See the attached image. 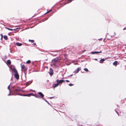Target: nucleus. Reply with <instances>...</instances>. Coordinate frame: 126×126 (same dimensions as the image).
Wrapping results in <instances>:
<instances>
[{"label":"nucleus","instance_id":"21","mask_svg":"<svg viewBox=\"0 0 126 126\" xmlns=\"http://www.w3.org/2000/svg\"><path fill=\"white\" fill-rule=\"evenodd\" d=\"M84 70L86 71L87 72L88 71V69L87 68H85L84 69Z\"/></svg>","mask_w":126,"mask_h":126},{"label":"nucleus","instance_id":"17","mask_svg":"<svg viewBox=\"0 0 126 126\" xmlns=\"http://www.w3.org/2000/svg\"><path fill=\"white\" fill-rule=\"evenodd\" d=\"M29 42H31L32 43H33V42H34V41L33 40H30V39H29Z\"/></svg>","mask_w":126,"mask_h":126},{"label":"nucleus","instance_id":"20","mask_svg":"<svg viewBox=\"0 0 126 126\" xmlns=\"http://www.w3.org/2000/svg\"><path fill=\"white\" fill-rule=\"evenodd\" d=\"M0 35L1 36V40H2V39H3V35L2 34H0Z\"/></svg>","mask_w":126,"mask_h":126},{"label":"nucleus","instance_id":"5","mask_svg":"<svg viewBox=\"0 0 126 126\" xmlns=\"http://www.w3.org/2000/svg\"><path fill=\"white\" fill-rule=\"evenodd\" d=\"M56 82L58 84V85L62 83L63 82H65V81L64 80H59L58 79H57L56 80Z\"/></svg>","mask_w":126,"mask_h":126},{"label":"nucleus","instance_id":"29","mask_svg":"<svg viewBox=\"0 0 126 126\" xmlns=\"http://www.w3.org/2000/svg\"><path fill=\"white\" fill-rule=\"evenodd\" d=\"M126 29V27L124 29H123V30H125Z\"/></svg>","mask_w":126,"mask_h":126},{"label":"nucleus","instance_id":"33","mask_svg":"<svg viewBox=\"0 0 126 126\" xmlns=\"http://www.w3.org/2000/svg\"><path fill=\"white\" fill-rule=\"evenodd\" d=\"M73 76V75H70V76Z\"/></svg>","mask_w":126,"mask_h":126},{"label":"nucleus","instance_id":"32","mask_svg":"<svg viewBox=\"0 0 126 126\" xmlns=\"http://www.w3.org/2000/svg\"><path fill=\"white\" fill-rule=\"evenodd\" d=\"M102 38L101 39H99V40H102Z\"/></svg>","mask_w":126,"mask_h":126},{"label":"nucleus","instance_id":"9","mask_svg":"<svg viewBox=\"0 0 126 126\" xmlns=\"http://www.w3.org/2000/svg\"><path fill=\"white\" fill-rule=\"evenodd\" d=\"M81 68H80L79 67H78V68L77 70H75L74 72L75 73H77L79 71L81 70Z\"/></svg>","mask_w":126,"mask_h":126},{"label":"nucleus","instance_id":"24","mask_svg":"<svg viewBox=\"0 0 126 126\" xmlns=\"http://www.w3.org/2000/svg\"><path fill=\"white\" fill-rule=\"evenodd\" d=\"M4 58L5 59H6V58H7V57L6 56H4Z\"/></svg>","mask_w":126,"mask_h":126},{"label":"nucleus","instance_id":"11","mask_svg":"<svg viewBox=\"0 0 126 126\" xmlns=\"http://www.w3.org/2000/svg\"><path fill=\"white\" fill-rule=\"evenodd\" d=\"M117 63V61H115L113 63V65L114 66H116L118 64Z\"/></svg>","mask_w":126,"mask_h":126},{"label":"nucleus","instance_id":"34","mask_svg":"<svg viewBox=\"0 0 126 126\" xmlns=\"http://www.w3.org/2000/svg\"><path fill=\"white\" fill-rule=\"evenodd\" d=\"M116 112L118 114V113L117 111H116Z\"/></svg>","mask_w":126,"mask_h":126},{"label":"nucleus","instance_id":"12","mask_svg":"<svg viewBox=\"0 0 126 126\" xmlns=\"http://www.w3.org/2000/svg\"><path fill=\"white\" fill-rule=\"evenodd\" d=\"M58 85V84L57 83L54 84L53 85V88H54L57 86Z\"/></svg>","mask_w":126,"mask_h":126},{"label":"nucleus","instance_id":"26","mask_svg":"<svg viewBox=\"0 0 126 126\" xmlns=\"http://www.w3.org/2000/svg\"><path fill=\"white\" fill-rule=\"evenodd\" d=\"M9 87H10V86L9 85L8 87V89H9V90L10 91V90L9 89Z\"/></svg>","mask_w":126,"mask_h":126},{"label":"nucleus","instance_id":"15","mask_svg":"<svg viewBox=\"0 0 126 126\" xmlns=\"http://www.w3.org/2000/svg\"><path fill=\"white\" fill-rule=\"evenodd\" d=\"M7 63L8 65H10L11 64V62L10 60H8L7 61Z\"/></svg>","mask_w":126,"mask_h":126},{"label":"nucleus","instance_id":"7","mask_svg":"<svg viewBox=\"0 0 126 126\" xmlns=\"http://www.w3.org/2000/svg\"><path fill=\"white\" fill-rule=\"evenodd\" d=\"M50 72H49L50 75L51 76L53 74V69L51 68H50Z\"/></svg>","mask_w":126,"mask_h":126},{"label":"nucleus","instance_id":"19","mask_svg":"<svg viewBox=\"0 0 126 126\" xmlns=\"http://www.w3.org/2000/svg\"><path fill=\"white\" fill-rule=\"evenodd\" d=\"M5 28H6V29H7L8 30H9L13 31V29H10V28H8L5 27Z\"/></svg>","mask_w":126,"mask_h":126},{"label":"nucleus","instance_id":"23","mask_svg":"<svg viewBox=\"0 0 126 126\" xmlns=\"http://www.w3.org/2000/svg\"><path fill=\"white\" fill-rule=\"evenodd\" d=\"M73 85H74L73 84L71 83H70L69 84V85L70 86H72Z\"/></svg>","mask_w":126,"mask_h":126},{"label":"nucleus","instance_id":"25","mask_svg":"<svg viewBox=\"0 0 126 126\" xmlns=\"http://www.w3.org/2000/svg\"><path fill=\"white\" fill-rule=\"evenodd\" d=\"M33 44L34 45H35V46H37V45H36V43H33Z\"/></svg>","mask_w":126,"mask_h":126},{"label":"nucleus","instance_id":"3","mask_svg":"<svg viewBox=\"0 0 126 126\" xmlns=\"http://www.w3.org/2000/svg\"><path fill=\"white\" fill-rule=\"evenodd\" d=\"M20 91V90L19 89H16L13 91V93L15 94V95H18L23 96L21 94L19 93V92Z\"/></svg>","mask_w":126,"mask_h":126},{"label":"nucleus","instance_id":"13","mask_svg":"<svg viewBox=\"0 0 126 126\" xmlns=\"http://www.w3.org/2000/svg\"><path fill=\"white\" fill-rule=\"evenodd\" d=\"M16 45L18 46H20L22 45V44L21 43H16Z\"/></svg>","mask_w":126,"mask_h":126},{"label":"nucleus","instance_id":"2","mask_svg":"<svg viewBox=\"0 0 126 126\" xmlns=\"http://www.w3.org/2000/svg\"><path fill=\"white\" fill-rule=\"evenodd\" d=\"M13 72L15 73V77L17 79H18L19 78V76L15 68H13Z\"/></svg>","mask_w":126,"mask_h":126},{"label":"nucleus","instance_id":"14","mask_svg":"<svg viewBox=\"0 0 126 126\" xmlns=\"http://www.w3.org/2000/svg\"><path fill=\"white\" fill-rule=\"evenodd\" d=\"M105 61V59H102L100 60L99 61L100 63H102L103 62Z\"/></svg>","mask_w":126,"mask_h":126},{"label":"nucleus","instance_id":"1","mask_svg":"<svg viewBox=\"0 0 126 126\" xmlns=\"http://www.w3.org/2000/svg\"><path fill=\"white\" fill-rule=\"evenodd\" d=\"M60 60V59L59 57H57L53 59L52 61V63L53 65L56 66V63L59 62Z\"/></svg>","mask_w":126,"mask_h":126},{"label":"nucleus","instance_id":"16","mask_svg":"<svg viewBox=\"0 0 126 126\" xmlns=\"http://www.w3.org/2000/svg\"><path fill=\"white\" fill-rule=\"evenodd\" d=\"M4 38L6 40H7L8 39L7 36L6 35H4Z\"/></svg>","mask_w":126,"mask_h":126},{"label":"nucleus","instance_id":"8","mask_svg":"<svg viewBox=\"0 0 126 126\" xmlns=\"http://www.w3.org/2000/svg\"><path fill=\"white\" fill-rule=\"evenodd\" d=\"M102 52V51H94L92 52L91 53L92 54H95L100 53Z\"/></svg>","mask_w":126,"mask_h":126},{"label":"nucleus","instance_id":"35","mask_svg":"<svg viewBox=\"0 0 126 126\" xmlns=\"http://www.w3.org/2000/svg\"><path fill=\"white\" fill-rule=\"evenodd\" d=\"M118 116H119V115L118 114Z\"/></svg>","mask_w":126,"mask_h":126},{"label":"nucleus","instance_id":"27","mask_svg":"<svg viewBox=\"0 0 126 126\" xmlns=\"http://www.w3.org/2000/svg\"><path fill=\"white\" fill-rule=\"evenodd\" d=\"M65 81L67 82H69V81L68 80H66Z\"/></svg>","mask_w":126,"mask_h":126},{"label":"nucleus","instance_id":"28","mask_svg":"<svg viewBox=\"0 0 126 126\" xmlns=\"http://www.w3.org/2000/svg\"><path fill=\"white\" fill-rule=\"evenodd\" d=\"M53 98V97H49V98H50V99H52V98Z\"/></svg>","mask_w":126,"mask_h":126},{"label":"nucleus","instance_id":"22","mask_svg":"<svg viewBox=\"0 0 126 126\" xmlns=\"http://www.w3.org/2000/svg\"><path fill=\"white\" fill-rule=\"evenodd\" d=\"M51 11H52V10L51 9H50V10L49 11H47V13H49L50 12H51Z\"/></svg>","mask_w":126,"mask_h":126},{"label":"nucleus","instance_id":"10","mask_svg":"<svg viewBox=\"0 0 126 126\" xmlns=\"http://www.w3.org/2000/svg\"><path fill=\"white\" fill-rule=\"evenodd\" d=\"M38 94L41 97V98L44 97V95L41 92H38Z\"/></svg>","mask_w":126,"mask_h":126},{"label":"nucleus","instance_id":"6","mask_svg":"<svg viewBox=\"0 0 126 126\" xmlns=\"http://www.w3.org/2000/svg\"><path fill=\"white\" fill-rule=\"evenodd\" d=\"M23 96L30 97L31 96H34V94L32 93H31L28 94H24L23 95Z\"/></svg>","mask_w":126,"mask_h":126},{"label":"nucleus","instance_id":"4","mask_svg":"<svg viewBox=\"0 0 126 126\" xmlns=\"http://www.w3.org/2000/svg\"><path fill=\"white\" fill-rule=\"evenodd\" d=\"M21 67L22 71H25L27 70V68L25 66L24 64L22 65Z\"/></svg>","mask_w":126,"mask_h":126},{"label":"nucleus","instance_id":"31","mask_svg":"<svg viewBox=\"0 0 126 126\" xmlns=\"http://www.w3.org/2000/svg\"><path fill=\"white\" fill-rule=\"evenodd\" d=\"M10 93H11V92H10V93H9V94H8V95H10Z\"/></svg>","mask_w":126,"mask_h":126},{"label":"nucleus","instance_id":"18","mask_svg":"<svg viewBox=\"0 0 126 126\" xmlns=\"http://www.w3.org/2000/svg\"><path fill=\"white\" fill-rule=\"evenodd\" d=\"M31 61L30 60H28L27 62H26V63L27 64H29L31 63Z\"/></svg>","mask_w":126,"mask_h":126},{"label":"nucleus","instance_id":"30","mask_svg":"<svg viewBox=\"0 0 126 126\" xmlns=\"http://www.w3.org/2000/svg\"><path fill=\"white\" fill-rule=\"evenodd\" d=\"M94 60L96 61H97V59H95Z\"/></svg>","mask_w":126,"mask_h":126}]
</instances>
